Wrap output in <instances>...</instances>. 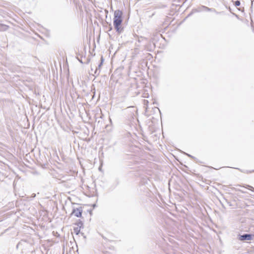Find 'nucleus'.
I'll list each match as a JSON object with an SVG mask.
<instances>
[{
	"label": "nucleus",
	"mask_w": 254,
	"mask_h": 254,
	"mask_svg": "<svg viewBox=\"0 0 254 254\" xmlns=\"http://www.w3.org/2000/svg\"><path fill=\"white\" fill-rule=\"evenodd\" d=\"M122 16L123 12L122 11L117 10L114 12L113 24L116 31L119 34L123 31V28L121 27L123 21Z\"/></svg>",
	"instance_id": "obj_1"
},
{
	"label": "nucleus",
	"mask_w": 254,
	"mask_h": 254,
	"mask_svg": "<svg viewBox=\"0 0 254 254\" xmlns=\"http://www.w3.org/2000/svg\"><path fill=\"white\" fill-rule=\"evenodd\" d=\"M254 237V235L251 234H244L243 235H239L238 239L241 241H246L252 240Z\"/></svg>",
	"instance_id": "obj_2"
},
{
	"label": "nucleus",
	"mask_w": 254,
	"mask_h": 254,
	"mask_svg": "<svg viewBox=\"0 0 254 254\" xmlns=\"http://www.w3.org/2000/svg\"><path fill=\"white\" fill-rule=\"evenodd\" d=\"M82 211L83 209L82 207L74 208L72 211L71 214H74V216L77 217H80L82 215Z\"/></svg>",
	"instance_id": "obj_3"
},
{
	"label": "nucleus",
	"mask_w": 254,
	"mask_h": 254,
	"mask_svg": "<svg viewBox=\"0 0 254 254\" xmlns=\"http://www.w3.org/2000/svg\"><path fill=\"white\" fill-rule=\"evenodd\" d=\"M202 10H205L206 11H211V12H215L216 10L214 8H209L204 5H201L200 7L198 8V9L196 10L197 12H200Z\"/></svg>",
	"instance_id": "obj_4"
},
{
	"label": "nucleus",
	"mask_w": 254,
	"mask_h": 254,
	"mask_svg": "<svg viewBox=\"0 0 254 254\" xmlns=\"http://www.w3.org/2000/svg\"><path fill=\"white\" fill-rule=\"evenodd\" d=\"M101 63L99 64L98 67H96V69H95V70L94 71V74H95V76L98 75L99 74V73H100V68H101V66L102 65L103 63V61H104V59H103L102 57H101Z\"/></svg>",
	"instance_id": "obj_5"
},
{
	"label": "nucleus",
	"mask_w": 254,
	"mask_h": 254,
	"mask_svg": "<svg viewBox=\"0 0 254 254\" xmlns=\"http://www.w3.org/2000/svg\"><path fill=\"white\" fill-rule=\"evenodd\" d=\"M27 242L26 241L21 240L17 244L16 248L18 249L19 248H22L23 246H24L25 244H26Z\"/></svg>",
	"instance_id": "obj_6"
},
{
	"label": "nucleus",
	"mask_w": 254,
	"mask_h": 254,
	"mask_svg": "<svg viewBox=\"0 0 254 254\" xmlns=\"http://www.w3.org/2000/svg\"><path fill=\"white\" fill-rule=\"evenodd\" d=\"M80 228H79V227H75L73 229V231L74 232V233H75L76 235H78L79 234V233H80Z\"/></svg>",
	"instance_id": "obj_7"
},
{
	"label": "nucleus",
	"mask_w": 254,
	"mask_h": 254,
	"mask_svg": "<svg viewBox=\"0 0 254 254\" xmlns=\"http://www.w3.org/2000/svg\"><path fill=\"white\" fill-rule=\"evenodd\" d=\"M76 225H77V227H79V228H80L83 226V223L81 221L79 220L78 222L76 223Z\"/></svg>",
	"instance_id": "obj_8"
},
{
	"label": "nucleus",
	"mask_w": 254,
	"mask_h": 254,
	"mask_svg": "<svg viewBox=\"0 0 254 254\" xmlns=\"http://www.w3.org/2000/svg\"><path fill=\"white\" fill-rule=\"evenodd\" d=\"M240 4H241V2H240V1H239V0H236V1L235 2V5L236 6H239V5H240Z\"/></svg>",
	"instance_id": "obj_9"
},
{
	"label": "nucleus",
	"mask_w": 254,
	"mask_h": 254,
	"mask_svg": "<svg viewBox=\"0 0 254 254\" xmlns=\"http://www.w3.org/2000/svg\"><path fill=\"white\" fill-rule=\"evenodd\" d=\"M247 186H248L247 188H248L249 190H252V191H254V188L253 187H252V186H249V185H248Z\"/></svg>",
	"instance_id": "obj_10"
},
{
	"label": "nucleus",
	"mask_w": 254,
	"mask_h": 254,
	"mask_svg": "<svg viewBox=\"0 0 254 254\" xmlns=\"http://www.w3.org/2000/svg\"><path fill=\"white\" fill-rule=\"evenodd\" d=\"M148 100H145V99H144V100H143V104H144V106H147V105H148Z\"/></svg>",
	"instance_id": "obj_11"
},
{
	"label": "nucleus",
	"mask_w": 254,
	"mask_h": 254,
	"mask_svg": "<svg viewBox=\"0 0 254 254\" xmlns=\"http://www.w3.org/2000/svg\"><path fill=\"white\" fill-rule=\"evenodd\" d=\"M1 27L4 28V30H5L7 28V26L6 25H1Z\"/></svg>",
	"instance_id": "obj_12"
},
{
	"label": "nucleus",
	"mask_w": 254,
	"mask_h": 254,
	"mask_svg": "<svg viewBox=\"0 0 254 254\" xmlns=\"http://www.w3.org/2000/svg\"><path fill=\"white\" fill-rule=\"evenodd\" d=\"M35 196H36V194L35 193H32V194L31 197L34 198Z\"/></svg>",
	"instance_id": "obj_13"
},
{
	"label": "nucleus",
	"mask_w": 254,
	"mask_h": 254,
	"mask_svg": "<svg viewBox=\"0 0 254 254\" xmlns=\"http://www.w3.org/2000/svg\"><path fill=\"white\" fill-rule=\"evenodd\" d=\"M187 156H188L189 157H190V158H193V157L192 156H191V155H190L189 154H187V153H185Z\"/></svg>",
	"instance_id": "obj_14"
},
{
	"label": "nucleus",
	"mask_w": 254,
	"mask_h": 254,
	"mask_svg": "<svg viewBox=\"0 0 254 254\" xmlns=\"http://www.w3.org/2000/svg\"><path fill=\"white\" fill-rule=\"evenodd\" d=\"M254 172V171H246V172H247V173H252V172Z\"/></svg>",
	"instance_id": "obj_15"
},
{
	"label": "nucleus",
	"mask_w": 254,
	"mask_h": 254,
	"mask_svg": "<svg viewBox=\"0 0 254 254\" xmlns=\"http://www.w3.org/2000/svg\"><path fill=\"white\" fill-rule=\"evenodd\" d=\"M93 207H95L96 206V204H93Z\"/></svg>",
	"instance_id": "obj_16"
},
{
	"label": "nucleus",
	"mask_w": 254,
	"mask_h": 254,
	"mask_svg": "<svg viewBox=\"0 0 254 254\" xmlns=\"http://www.w3.org/2000/svg\"><path fill=\"white\" fill-rule=\"evenodd\" d=\"M79 61L81 63H82V62L81 60H79Z\"/></svg>",
	"instance_id": "obj_17"
},
{
	"label": "nucleus",
	"mask_w": 254,
	"mask_h": 254,
	"mask_svg": "<svg viewBox=\"0 0 254 254\" xmlns=\"http://www.w3.org/2000/svg\"><path fill=\"white\" fill-rule=\"evenodd\" d=\"M253 5V2H252L251 6H252Z\"/></svg>",
	"instance_id": "obj_18"
}]
</instances>
